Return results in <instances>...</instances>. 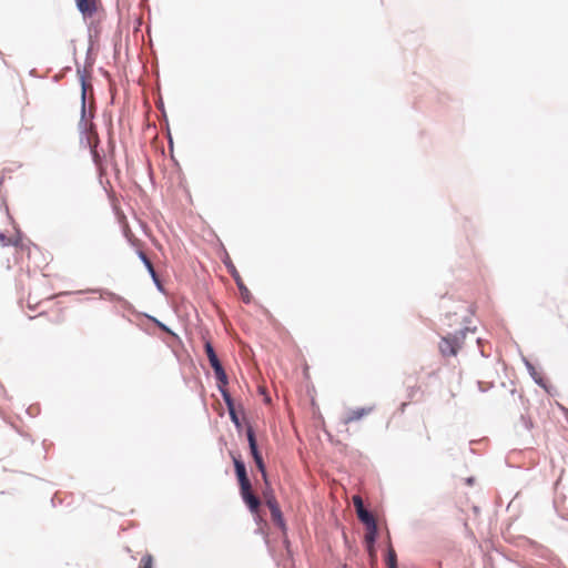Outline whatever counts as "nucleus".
Masks as SVG:
<instances>
[{
	"instance_id": "nucleus-1",
	"label": "nucleus",
	"mask_w": 568,
	"mask_h": 568,
	"mask_svg": "<svg viewBox=\"0 0 568 568\" xmlns=\"http://www.w3.org/2000/svg\"><path fill=\"white\" fill-rule=\"evenodd\" d=\"M205 354L209 358V362L214 371L216 381L219 383V388L222 389V387H225L229 383L226 373L217 358V355L210 342H206L204 345Z\"/></svg>"
},
{
	"instance_id": "nucleus-2",
	"label": "nucleus",
	"mask_w": 568,
	"mask_h": 568,
	"mask_svg": "<svg viewBox=\"0 0 568 568\" xmlns=\"http://www.w3.org/2000/svg\"><path fill=\"white\" fill-rule=\"evenodd\" d=\"M246 435H247L251 455L255 462L257 469L261 471L265 484L267 485L268 483H267V473H266L265 464H264L262 455L257 448L255 434L251 427L247 428Z\"/></svg>"
},
{
	"instance_id": "nucleus-3",
	"label": "nucleus",
	"mask_w": 568,
	"mask_h": 568,
	"mask_svg": "<svg viewBox=\"0 0 568 568\" xmlns=\"http://www.w3.org/2000/svg\"><path fill=\"white\" fill-rule=\"evenodd\" d=\"M125 235H126L129 242L131 243V245L135 248L139 257L141 258L143 264L148 268V271L151 274L152 278L156 282L158 281L156 272H155V270L153 267L152 262L150 261V258L146 256V254L143 251L142 242L139 239H136L133 234H131L130 232H126Z\"/></svg>"
},
{
	"instance_id": "nucleus-4",
	"label": "nucleus",
	"mask_w": 568,
	"mask_h": 568,
	"mask_svg": "<svg viewBox=\"0 0 568 568\" xmlns=\"http://www.w3.org/2000/svg\"><path fill=\"white\" fill-rule=\"evenodd\" d=\"M353 504L356 508L357 516L362 523H364L369 529L376 530V521L373 515L367 511L364 507L363 499L361 496L353 497Z\"/></svg>"
},
{
	"instance_id": "nucleus-5",
	"label": "nucleus",
	"mask_w": 568,
	"mask_h": 568,
	"mask_svg": "<svg viewBox=\"0 0 568 568\" xmlns=\"http://www.w3.org/2000/svg\"><path fill=\"white\" fill-rule=\"evenodd\" d=\"M241 497L243 498L244 503L247 505L252 514H257L261 501L258 497H256L252 493V485H247L245 487L240 488Z\"/></svg>"
},
{
	"instance_id": "nucleus-6",
	"label": "nucleus",
	"mask_w": 568,
	"mask_h": 568,
	"mask_svg": "<svg viewBox=\"0 0 568 568\" xmlns=\"http://www.w3.org/2000/svg\"><path fill=\"white\" fill-rule=\"evenodd\" d=\"M439 349L445 356H455L459 349V344L456 337H443L439 343Z\"/></svg>"
},
{
	"instance_id": "nucleus-7",
	"label": "nucleus",
	"mask_w": 568,
	"mask_h": 568,
	"mask_svg": "<svg viewBox=\"0 0 568 568\" xmlns=\"http://www.w3.org/2000/svg\"><path fill=\"white\" fill-rule=\"evenodd\" d=\"M373 412V407H361L355 408L346 413L343 417L342 422L344 425H348L351 423L357 422L363 417L369 415Z\"/></svg>"
},
{
	"instance_id": "nucleus-8",
	"label": "nucleus",
	"mask_w": 568,
	"mask_h": 568,
	"mask_svg": "<svg viewBox=\"0 0 568 568\" xmlns=\"http://www.w3.org/2000/svg\"><path fill=\"white\" fill-rule=\"evenodd\" d=\"M79 11L85 18H91L98 10L99 0H75Z\"/></svg>"
},
{
	"instance_id": "nucleus-9",
	"label": "nucleus",
	"mask_w": 568,
	"mask_h": 568,
	"mask_svg": "<svg viewBox=\"0 0 568 568\" xmlns=\"http://www.w3.org/2000/svg\"><path fill=\"white\" fill-rule=\"evenodd\" d=\"M233 462H234L235 473H236L240 488L251 485V481L246 474V468H245L244 463L235 456H233Z\"/></svg>"
},
{
	"instance_id": "nucleus-10",
	"label": "nucleus",
	"mask_w": 568,
	"mask_h": 568,
	"mask_svg": "<svg viewBox=\"0 0 568 568\" xmlns=\"http://www.w3.org/2000/svg\"><path fill=\"white\" fill-rule=\"evenodd\" d=\"M0 245L8 246L12 245L16 247L17 252H22L24 250L23 241L20 236L16 237H7L3 233H0Z\"/></svg>"
},
{
	"instance_id": "nucleus-11",
	"label": "nucleus",
	"mask_w": 568,
	"mask_h": 568,
	"mask_svg": "<svg viewBox=\"0 0 568 568\" xmlns=\"http://www.w3.org/2000/svg\"><path fill=\"white\" fill-rule=\"evenodd\" d=\"M271 517L275 525H277L280 528L284 529L285 523H284V518H283L280 507L271 510Z\"/></svg>"
},
{
	"instance_id": "nucleus-12",
	"label": "nucleus",
	"mask_w": 568,
	"mask_h": 568,
	"mask_svg": "<svg viewBox=\"0 0 568 568\" xmlns=\"http://www.w3.org/2000/svg\"><path fill=\"white\" fill-rule=\"evenodd\" d=\"M236 284L239 286V290L241 292V297L245 303H250L252 295L251 292L247 290V287L244 286V284L240 281V278L235 277Z\"/></svg>"
},
{
	"instance_id": "nucleus-13",
	"label": "nucleus",
	"mask_w": 568,
	"mask_h": 568,
	"mask_svg": "<svg viewBox=\"0 0 568 568\" xmlns=\"http://www.w3.org/2000/svg\"><path fill=\"white\" fill-rule=\"evenodd\" d=\"M264 497H265V503H266V506L268 507L270 511L272 509H276L278 508V504H277V500L276 498L274 497V495L272 493H265L264 494Z\"/></svg>"
},
{
	"instance_id": "nucleus-14",
	"label": "nucleus",
	"mask_w": 568,
	"mask_h": 568,
	"mask_svg": "<svg viewBox=\"0 0 568 568\" xmlns=\"http://www.w3.org/2000/svg\"><path fill=\"white\" fill-rule=\"evenodd\" d=\"M387 565H388V568H397L396 552L392 547H389V549H388Z\"/></svg>"
},
{
	"instance_id": "nucleus-15",
	"label": "nucleus",
	"mask_w": 568,
	"mask_h": 568,
	"mask_svg": "<svg viewBox=\"0 0 568 568\" xmlns=\"http://www.w3.org/2000/svg\"><path fill=\"white\" fill-rule=\"evenodd\" d=\"M140 568H153V556L150 554L144 555L140 560Z\"/></svg>"
},
{
	"instance_id": "nucleus-16",
	"label": "nucleus",
	"mask_w": 568,
	"mask_h": 568,
	"mask_svg": "<svg viewBox=\"0 0 568 568\" xmlns=\"http://www.w3.org/2000/svg\"><path fill=\"white\" fill-rule=\"evenodd\" d=\"M221 392H222V394H223V397H224V399H225L226 404L229 405V408H230V415H231L232 419H233L235 423H237L236 414L234 413V410H233V409H232V407H231V397H230V395H229V394H227V392L224 389V387H222Z\"/></svg>"
},
{
	"instance_id": "nucleus-17",
	"label": "nucleus",
	"mask_w": 568,
	"mask_h": 568,
	"mask_svg": "<svg viewBox=\"0 0 568 568\" xmlns=\"http://www.w3.org/2000/svg\"><path fill=\"white\" fill-rule=\"evenodd\" d=\"M82 87H84V82L82 83ZM84 100H85V88H82V108L84 109Z\"/></svg>"
},
{
	"instance_id": "nucleus-18",
	"label": "nucleus",
	"mask_w": 568,
	"mask_h": 568,
	"mask_svg": "<svg viewBox=\"0 0 568 568\" xmlns=\"http://www.w3.org/2000/svg\"><path fill=\"white\" fill-rule=\"evenodd\" d=\"M160 326H161V328H162V329L168 331V329H166V327H165L164 325L160 324Z\"/></svg>"
}]
</instances>
